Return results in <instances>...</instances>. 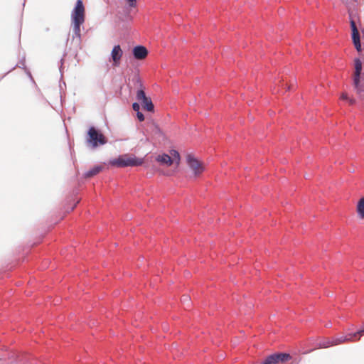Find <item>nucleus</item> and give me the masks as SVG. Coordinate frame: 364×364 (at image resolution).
Masks as SVG:
<instances>
[{
  "label": "nucleus",
  "instance_id": "obj_1",
  "mask_svg": "<svg viewBox=\"0 0 364 364\" xmlns=\"http://www.w3.org/2000/svg\"><path fill=\"white\" fill-rule=\"evenodd\" d=\"M74 35L80 38V26L85 21V8L82 0H77L71 14Z\"/></svg>",
  "mask_w": 364,
  "mask_h": 364
},
{
  "label": "nucleus",
  "instance_id": "obj_2",
  "mask_svg": "<svg viewBox=\"0 0 364 364\" xmlns=\"http://www.w3.org/2000/svg\"><path fill=\"white\" fill-rule=\"evenodd\" d=\"M143 163V159L129 154L120 155L118 158L109 161L110 165L116 167L139 166Z\"/></svg>",
  "mask_w": 364,
  "mask_h": 364
},
{
  "label": "nucleus",
  "instance_id": "obj_3",
  "mask_svg": "<svg viewBox=\"0 0 364 364\" xmlns=\"http://www.w3.org/2000/svg\"><path fill=\"white\" fill-rule=\"evenodd\" d=\"M86 141L89 147L95 149L100 145L105 144L107 139L100 130L94 127H91L88 129Z\"/></svg>",
  "mask_w": 364,
  "mask_h": 364
},
{
  "label": "nucleus",
  "instance_id": "obj_4",
  "mask_svg": "<svg viewBox=\"0 0 364 364\" xmlns=\"http://www.w3.org/2000/svg\"><path fill=\"white\" fill-rule=\"evenodd\" d=\"M355 73L353 77V85L358 94L360 97L364 96V84L360 82V74L362 72V62L359 58H355L354 60Z\"/></svg>",
  "mask_w": 364,
  "mask_h": 364
},
{
  "label": "nucleus",
  "instance_id": "obj_5",
  "mask_svg": "<svg viewBox=\"0 0 364 364\" xmlns=\"http://www.w3.org/2000/svg\"><path fill=\"white\" fill-rule=\"evenodd\" d=\"M136 100L141 102L144 109L151 112L154 111V106L150 98L146 96L143 89H139L136 92Z\"/></svg>",
  "mask_w": 364,
  "mask_h": 364
},
{
  "label": "nucleus",
  "instance_id": "obj_6",
  "mask_svg": "<svg viewBox=\"0 0 364 364\" xmlns=\"http://www.w3.org/2000/svg\"><path fill=\"white\" fill-rule=\"evenodd\" d=\"M350 341V339L348 338V334L346 336H342L339 337H336L332 338V340L326 339L323 341H321L318 343L319 348H328L330 346H336L345 342Z\"/></svg>",
  "mask_w": 364,
  "mask_h": 364
},
{
  "label": "nucleus",
  "instance_id": "obj_7",
  "mask_svg": "<svg viewBox=\"0 0 364 364\" xmlns=\"http://www.w3.org/2000/svg\"><path fill=\"white\" fill-rule=\"evenodd\" d=\"M187 164L188 166L193 170L195 176H198L204 171V167L202 163L191 154L187 155Z\"/></svg>",
  "mask_w": 364,
  "mask_h": 364
},
{
  "label": "nucleus",
  "instance_id": "obj_8",
  "mask_svg": "<svg viewBox=\"0 0 364 364\" xmlns=\"http://www.w3.org/2000/svg\"><path fill=\"white\" fill-rule=\"evenodd\" d=\"M122 53L123 52L119 45L114 46L111 52V57L113 60V65L114 66H118L119 65Z\"/></svg>",
  "mask_w": 364,
  "mask_h": 364
},
{
  "label": "nucleus",
  "instance_id": "obj_9",
  "mask_svg": "<svg viewBox=\"0 0 364 364\" xmlns=\"http://www.w3.org/2000/svg\"><path fill=\"white\" fill-rule=\"evenodd\" d=\"M132 53L135 59L142 60L147 56L148 50L143 46H136L133 48Z\"/></svg>",
  "mask_w": 364,
  "mask_h": 364
},
{
  "label": "nucleus",
  "instance_id": "obj_10",
  "mask_svg": "<svg viewBox=\"0 0 364 364\" xmlns=\"http://www.w3.org/2000/svg\"><path fill=\"white\" fill-rule=\"evenodd\" d=\"M350 28L352 31L353 43L360 41V33L358 30L355 22L353 20L350 21Z\"/></svg>",
  "mask_w": 364,
  "mask_h": 364
},
{
  "label": "nucleus",
  "instance_id": "obj_11",
  "mask_svg": "<svg viewBox=\"0 0 364 364\" xmlns=\"http://www.w3.org/2000/svg\"><path fill=\"white\" fill-rule=\"evenodd\" d=\"M102 168L103 167L102 166H95L93 168L85 172L84 176L85 178H91L99 173L102 170Z\"/></svg>",
  "mask_w": 364,
  "mask_h": 364
},
{
  "label": "nucleus",
  "instance_id": "obj_12",
  "mask_svg": "<svg viewBox=\"0 0 364 364\" xmlns=\"http://www.w3.org/2000/svg\"><path fill=\"white\" fill-rule=\"evenodd\" d=\"M156 161L161 163V164L171 165L173 163V161L170 156L166 154L159 155L156 157Z\"/></svg>",
  "mask_w": 364,
  "mask_h": 364
},
{
  "label": "nucleus",
  "instance_id": "obj_13",
  "mask_svg": "<svg viewBox=\"0 0 364 364\" xmlns=\"http://www.w3.org/2000/svg\"><path fill=\"white\" fill-rule=\"evenodd\" d=\"M357 211L360 217L364 219V197L359 200L357 205Z\"/></svg>",
  "mask_w": 364,
  "mask_h": 364
},
{
  "label": "nucleus",
  "instance_id": "obj_14",
  "mask_svg": "<svg viewBox=\"0 0 364 364\" xmlns=\"http://www.w3.org/2000/svg\"><path fill=\"white\" fill-rule=\"evenodd\" d=\"M132 80L134 85L138 86L139 89H143L142 82L138 75H134Z\"/></svg>",
  "mask_w": 364,
  "mask_h": 364
},
{
  "label": "nucleus",
  "instance_id": "obj_15",
  "mask_svg": "<svg viewBox=\"0 0 364 364\" xmlns=\"http://www.w3.org/2000/svg\"><path fill=\"white\" fill-rule=\"evenodd\" d=\"M341 99L346 101H348L350 105H353L355 102L354 100L349 99L346 94H342Z\"/></svg>",
  "mask_w": 364,
  "mask_h": 364
},
{
  "label": "nucleus",
  "instance_id": "obj_16",
  "mask_svg": "<svg viewBox=\"0 0 364 364\" xmlns=\"http://www.w3.org/2000/svg\"><path fill=\"white\" fill-rule=\"evenodd\" d=\"M353 45H354V46H355V49L357 50L358 52H360L362 50L360 41H356V42H353Z\"/></svg>",
  "mask_w": 364,
  "mask_h": 364
},
{
  "label": "nucleus",
  "instance_id": "obj_17",
  "mask_svg": "<svg viewBox=\"0 0 364 364\" xmlns=\"http://www.w3.org/2000/svg\"><path fill=\"white\" fill-rule=\"evenodd\" d=\"M132 108L134 111L136 112H139V109H140V105L139 103L137 102H134L132 104Z\"/></svg>",
  "mask_w": 364,
  "mask_h": 364
},
{
  "label": "nucleus",
  "instance_id": "obj_18",
  "mask_svg": "<svg viewBox=\"0 0 364 364\" xmlns=\"http://www.w3.org/2000/svg\"><path fill=\"white\" fill-rule=\"evenodd\" d=\"M136 117H137V119L140 121V122H142L144 120V114L140 112H136Z\"/></svg>",
  "mask_w": 364,
  "mask_h": 364
},
{
  "label": "nucleus",
  "instance_id": "obj_19",
  "mask_svg": "<svg viewBox=\"0 0 364 364\" xmlns=\"http://www.w3.org/2000/svg\"><path fill=\"white\" fill-rule=\"evenodd\" d=\"M189 300H190V298L187 295H183V297L181 298V301L183 303H186V302L189 303Z\"/></svg>",
  "mask_w": 364,
  "mask_h": 364
},
{
  "label": "nucleus",
  "instance_id": "obj_20",
  "mask_svg": "<svg viewBox=\"0 0 364 364\" xmlns=\"http://www.w3.org/2000/svg\"><path fill=\"white\" fill-rule=\"evenodd\" d=\"M27 74L28 75V76H29L30 79H31L32 81H33V77H32V75H31V73H30L29 71H27Z\"/></svg>",
  "mask_w": 364,
  "mask_h": 364
},
{
  "label": "nucleus",
  "instance_id": "obj_21",
  "mask_svg": "<svg viewBox=\"0 0 364 364\" xmlns=\"http://www.w3.org/2000/svg\"><path fill=\"white\" fill-rule=\"evenodd\" d=\"M130 2V6H134V2L136 1V0H128Z\"/></svg>",
  "mask_w": 364,
  "mask_h": 364
},
{
  "label": "nucleus",
  "instance_id": "obj_22",
  "mask_svg": "<svg viewBox=\"0 0 364 364\" xmlns=\"http://www.w3.org/2000/svg\"><path fill=\"white\" fill-rule=\"evenodd\" d=\"M174 151V156H176L178 159H179V154L178 151Z\"/></svg>",
  "mask_w": 364,
  "mask_h": 364
},
{
  "label": "nucleus",
  "instance_id": "obj_23",
  "mask_svg": "<svg viewBox=\"0 0 364 364\" xmlns=\"http://www.w3.org/2000/svg\"><path fill=\"white\" fill-rule=\"evenodd\" d=\"M21 65H19V67L23 68L25 67L24 62L21 63Z\"/></svg>",
  "mask_w": 364,
  "mask_h": 364
},
{
  "label": "nucleus",
  "instance_id": "obj_24",
  "mask_svg": "<svg viewBox=\"0 0 364 364\" xmlns=\"http://www.w3.org/2000/svg\"><path fill=\"white\" fill-rule=\"evenodd\" d=\"M63 61V59H61V60H60V62H61V66H60V72L62 71V70H61V69H62Z\"/></svg>",
  "mask_w": 364,
  "mask_h": 364
}]
</instances>
